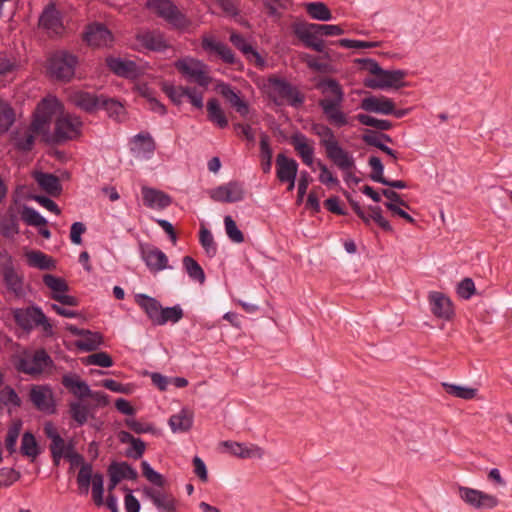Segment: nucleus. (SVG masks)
Segmentation results:
<instances>
[{"mask_svg": "<svg viewBox=\"0 0 512 512\" xmlns=\"http://www.w3.org/2000/svg\"><path fill=\"white\" fill-rule=\"evenodd\" d=\"M174 66L184 77L200 86L207 87L211 82L207 65L201 60L185 57L177 60Z\"/></svg>", "mask_w": 512, "mask_h": 512, "instance_id": "7", "label": "nucleus"}, {"mask_svg": "<svg viewBox=\"0 0 512 512\" xmlns=\"http://www.w3.org/2000/svg\"><path fill=\"white\" fill-rule=\"evenodd\" d=\"M407 73L404 70H385L380 69L376 77L366 78L364 86L370 89H400L406 86L404 79Z\"/></svg>", "mask_w": 512, "mask_h": 512, "instance_id": "9", "label": "nucleus"}, {"mask_svg": "<svg viewBox=\"0 0 512 512\" xmlns=\"http://www.w3.org/2000/svg\"><path fill=\"white\" fill-rule=\"evenodd\" d=\"M30 399L35 407L45 413H54L55 405L51 392L44 387H33L30 392Z\"/></svg>", "mask_w": 512, "mask_h": 512, "instance_id": "36", "label": "nucleus"}, {"mask_svg": "<svg viewBox=\"0 0 512 512\" xmlns=\"http://www.w3.org/2000/svg\"><path fill=\"white\" fill-rule=\"evenodd\" d=\"M316 88L323 95L318 100V106L327 122L337 128L349 125V116L342 109L345 93L341 84L334 78L326 77L319 80Z\"/></svg>", "mask_w": 512, "mask_h": 512, "instance_id": "1", "label": "nucleus"}, {"mask_svg": "<svg viewBox=\"0 0 512 512\" xmlns=\"http://www.w3.org/2000/svg\"><path fill=\"white\" fill-rule=\"evenodd\" d=\"M1 275L8 292L18 298L25 295L24 276L15 269L13 259L9 255L1 265Z\"/></svg>", "mask_w": 512, "mask_h": 512, "instance_id": "13", "label": "nucleus"}, {"mask_svg": "<svg viewBox=\"0 0 512 512\" xmlns=\"http://www.w3.org/2000/svg\"><path fill=\"white\" fill-rule=\"evenodd\" d=\"M64 458L69 460L72 467L81 465L77 475V484L81 492L87 494L93 472L92 464L85 463L83 456L75 452L74 448L70 450Z\"/></svg>", "mask_w": 512, "mask_h": 512, "instance_id": "19", "label": "nucleus"}, {"mask_svg": "<svg viewBox=\"0 0 512 512\" xmlns=\"http://www.w3.org/2000/svg\"><path fill=\"white\" fill-rule=\"evenodd\" d=\"M368 165L372 170L370 173V179L372 181L395 189H405L407 187L406 182L403 180H389L384 177V166L379 157L371 156L368 160Z\"/></svg>", "mask_w": 512, "mask_h": 512, "instance_id": "29", "label": "nucleus"}, {"mask_svg": "<svg viewBox=\"0 0 512 512\" xmlns=\"http://www.w3.org/2000/svg\"><path fill=\"white\" fill-rule=\"evenodd\" d=\"M146 7L176 28H186L189 25L186 16L169 0H148Z\"/></svg>", "mask_w": 512, "mask_h": 512, "instance_id": "10", "label": "nucleus"}, {"mask_svg": "<svg viewBox=\"0 0 512 512\" xmlns=\"http://www.w3.org/2000/svg\"><path fill=\"white\" fill-rule=\"evenodd\" d=\"M108 474H114L119 480L128 479L136 480L138 478L137 471L127 462H112L108 467Z\"/></svg>", "mask_w": 512, "mask_h": 512, "instance_id": "47", "label": "nucleus"}, {"mask_svg": "<svg viewBox=\"0 0 512 512\" xmlns=\"http://www.w3.org/2000/svg\"><path fill=\"white\" fill-rule=\"evenodd\" d=\"M142 197L144 204L151 209H165L172 203V198L163 191L142 187Z\"/></svg>", "mask_w": 512, "mask_h": 512, "instance_id": "32", "label": "nucleus"}, {"mask_svg": "<svg viewBox=\"0 0 512 512\" xmlns=\"http://www.w3.org/2000/svg\"><path fill=\"white\" fill-rule=\"evenodd\" d=\"M134 142L136 143L137 151L145 157H150L156 149L155 141L149 133L135 135Z\"/></svg>", "mask_w": 512, "mask_h": 512, "instance_id": "51", "label": "nucleus"}, {"mask_svg": "<svg viewBox=\"0 0 512 512\" xmlns=\"http://www.w3.org/2000/svg\"><path fill=\"white\" fill-rule=\"evenodd\" d=\"M84 40L90 46L107 47L110 46L114 37L112 32L103 23L89 24L84 33Z\"/></svg>", "mask_w": 512, "mask_h": 512, "instance_id": "20", "label": "nucleus"}, {"mask_svg": "<svg viewBox=\"0 0 512 512\" xmlns=\"http://www.w3.org/2000/svg\"><path fill=\"white\" fill-rule=\"evenodd\" d=\"M290 142L303 163L311 166L314 160V148L309 144L308 138L304 134L297 132L291 136Z\"/></svg>", "mask_w": 512, "mask_h": 512, "instance_id": "38", "label": "nucleus"}, {"mask_svg": "<svg viewBox=\"0 0 512 512\" xmlns=\"http://www.w3.org/2000/svg\"><path fill=\"white\" fill-rule=\"evenodd\" d=\"M169 425L173 432H187L193 425V415L188 410L182 409L170 417Z\"/></svg>", "mask_w": 512, "mask_h": 512, "instance_id": "44", "label": "nucleus"}, {"mask_svg": "<svg viewBox=\"0 0 512 512\" xmlns=\"http://www.w3.org/2000/svg\"><path fill=\"white\" fill-rule=\"evenodd\" d=\"M225 230L229 239L234 243L244 242V235L240 229H238L236 222L230 215L224 218Z\"/></svg>", "mask_w": 512, "mask_h": 512, "instance_id": "64", "label": "nucleus"}, {"mask_svg": "<svg viewBox=\"0 0 512 512\" xmlns=\"http://www.w3.org/2000/svg\"><path fill=\"white\" fill-rule=\"evenodd\" d=\"M199 242L208 257L213 258L216 256L218 249L214 237L211 231L204 225L200 228Z\"/></svg>", "mask_w": 512, "mask_h": 512, "instance_id": "53", "label": "nucleus"}, {"mask_svg": "<svg viewBox=\"0 0 512 512\" xmlns=\"http://www.w3.org/2000/svg\"><path fill=\"white\" fill-rule=\"evenodd\" d=\"M35 134L37 132L32 129L31 125L23 131L16 132L13 136L15 148L21 152L31 151L35 142Z\"/></svg>", "mask_w": 512, "mask_h": 512, "instance_id": "43", "label": "nucleus"}, {"mask_svg": "<svg viewBox=\"0 0 512 512\" xmlns=\"http://www.w3.org/2000/svg\"><path fill=\"white\" fill-rule=\"evenodd\" d=\"M216 90L242 117H246L249 114V104L240 97L239 92H236L230 84L220 82L217 84Z\"/></svg>", "mask_w": 512, "mask_h": 512, "instance_id": "25", "label": "nucleus"}, {"mask_svg": "<svg viewBox=\"0 0 512 512\" xmlns=\"http://www.w3.org/2000/svg\"><path fill=\"white\" fill-rule=\"evenodd\" d=\"M62 385L73 394L76 399H87L88 394L91 393L89 385L81 380L77 374H65L62 377Z\"/></svg>", "mask_w": 512, "mask_h": 512, "instance_id": "37", "label": "nucleus"}, {"mask_svg": "<svg viewBox=\"0 0 512 512\" xmlns=\"http://www.w3.org/2000/svg\"><path fill=\"white\" fill-rule=\"evenodd\" d=\"M22 428L21 421L14 422L9 428L5 438L6 449L12 454L16 451V443Z\"/></svg>", "mask_w": 512, "mask_h": 512, "instance_id": "63", "label": "nucleus"}, {"mask_svg": "<svg viewBox=\"0 0 512 512\" xmlns=\"http://www.w3.org/2000/svg\"><path fill=\"white\" fill-rule=\"evenodd\" d=\"M311 132L319 137V144L324 148L326 157L342 171L355 167L353 156L339 143L332 128L324 123H312Z\"/></svg>", "mask_w": 512, "mask_h": 512, "instance_id": "2", "label": "nucleus"}, {"mask_svg": "<svg viewBox=\"0 0 512 512\" xmlns=\"http://www.w3.org/2000/svg\"><path fill=\"white\" fill-rule=\"evenodd\" d=\"M276 175L280 182L289 181L296 178L298 172V163L293 158H288L280 153L276 157Z\"/></svg>", "mask_w": 512, "mask_h": 512, "instance_id": "39", "label": "nucleus"}, {"mask_svg": "<svg viewBox=\"0 0 512 512\" xmlns=\"http://www.w3.org/2000/svg\"><path fill=\"white\" fill-rule=\"evenodd\" d=\"M207 112L209 121L216 124L219 128L223 129L228 126L227 117L216 98H211L208 100Z\"/></svg>", "mask_w": 512, "mask_h": 512, "instance_id": "46", "label": "nucleus"}, {"mask_svg": "<svg viewBox=\"0 0 512 512\" xmlns=\"http://www.w3.org/2000/svg\"><path fill=\"white\" fill-rule=\"evenodd\" d=\"M202 48L218 55L223 62L230 65H241V62L235 57L233 51L224 43L216 41L211 36H204L201 41Z\"/></svg>", "mask_w": 512, "mask_h": 512, "instance_id": "24", "label": "nucleus"}, {"mask_svg": "<svg viewBox=\"0 0 512 512\" xmlns=\"http://www.w3.org/2000/svg\"><path fill=\"white\" fill-rule=\"evenodd\" d=\"M431 312L437 318L450 320L454 315L452 301L444 293L431 291L428 295Z\"/></svg>", "mask_w": 512, "mask_h": 512, "instance_id": "21", "label": "nucleus"}, {"mask_svg": "<svg viewBox=\"0 0 512 512\" xmlns=\"http://www.w3.org/2000/svg\"><path fill=\"white\" fill-rule=\"evenodd\" d=\"M43 283L52 291V295L62 294L69 290L66 281L52 274H45L43 276Z\"/></svg>", "mask_w": 512, "mask_h": 512, "instance_id": "60", "label": "nucleus"}, {"mask_svg": "<svg viewBox=\"0 0 512 512\" xmlns=\"http://www.w3.org/2000/svg\"><path fill=\"white\" fill-rule=\"evenodd\" d=\"M369 214H367L360 205H354V212L365 223L370 225L374 221L384 231L392 232L393 228L390 222L382 216V209L379 206H369Z\"/></svg>", "mask_w": 512, "mask_h": 512, "instance_id": "30", "label": "nucleus"}, {"mask_svg": "<svg viewBox=\"0 0 512 512\" xmlns=\"http://www.w3.org/2000/svg\"><path fill=\"white\" fill-rule=\"evenodd\" d=\"M143 494L151 500L158 512H176L177 500L172 493L152 487H144Z\"/></svg>", "mask_w": 512, "mask_h": 512, "instance_id": "18", "label": "nucleus"}, {"mask_svg": "<svg viewBox=\"0 0 512 512\" xmlns=\"http://www.w3.org/2000/svg\"><path fill=\"white\" fill-rule=\"evenodd\" d=\"M182 263L186 273L192 280L197 281L200 284L205 282L206 276L204 270L195 259L191 256H184Z\"/></svg>", "mask_w": 512, "mask_h": 512, "instance_id": "49", "label": "nucleus"}, {"mask_svg": "<svg viewBox=\"0 0 512 512\" xmlns=\"http://www.w3.org/2000/svg\"><path fill=\"white\" fill-rule=\"evenodd\" d=\"M63 112V105L54 96L43 98L36 106L31 127L37 134L45 136L49 132V126L53 116Z\"/></svg>", "mask_w": 512, "mask_h": 512, "instance_id": "3", "label": "nucleus"}, {"mask_svg": "<svg viewBox=\"0 0 512 512\" xmlns=\"http://www.w3.org/2000/svg\"><path fill=\"white\" fill-rule=\"evenodd\" d=\"M310 23H296L293 26L294 34L303 42L307 48H311L317 52L324 51V41L319 38L318 33H313L309 27Z\"/></svg>", "mask_w": 512, "mask_h": 512, "instance_id": "28", "label": "nucleus"}, {"mask_svg": "<svg viewBox=\"0 0 512 512\" xmlns=\"http://www.w3.org/2000/svg\"><path fill=\"white\" fill-rule=\"evenodd\" d=\"M13 318L16 324L24 330H31L34 326H41L46 335L53 334L52 325L41 308L37 306L25 309L16 308L13 310Z\"/></svg>", "mask_w": 512, "mask_h": 512, "instance_id": "5", "label": "nucleus"}, {"mask_svg": "<svg viewBox=\"0 0 512 512\" xmlns=\"http://www.w3.org/2000/svg\"><path fill=\"white\" fill-rule=\"evenodd\" d=\"M141 469L143 476L153 485L163 487L165 485V478L162 474L155 471L147 461L141 462Z\"/></svg>", "mask_w": 512, "mask_h": 512, "instance_id": "62", "label": "nucleus"}, {"mask_svg": "<svg viewBox=\"0 0 512 512\" xmlns=\"http://www.w3.org/2000/svg\"><path fill=\"white\" fill-rule=\"evenodd\" d=\"M35 180L38 185L49 195L58 196L62 191L60 180L57 176L51 173L38 172L35 175Z\"/></svg>", "mask_w": 512, "mask_h": 512, "instance_id": "42", "label": "nucleus"}, {"mask_svg": "<svg viewBox=\"0 0 512 512\" xmlns=\"http://www.w3.org/2000/svg\"><path fill=\"white\" fill-rule=\"evenodd\" d=\"M106 64L108 68L117 76L125 78H134L138 75L137 64L131 60H123L117 57H107Z\"/></svg>", "mask_w": 512, "mask_h": 512, "instance_id": "33", "label": "nucleus"}, {"mask_svg": "<svg viewBox=\"0 0 512 512\" xmlns=\"http://www.w3.org/2000/svg\"><path fill=\"white\" fill-rule=\"evenodd\" d=\"M137 43L153 52H164L170 47L164 34L159 30H147L136 35Z\"/></svg>", "mask_w": 512, "mask_h": 512, "instance_id": "23", "label": "nucleus"}, {"mask_svg": "<svg viewBox=\"0 0 512 512\" xmlns=\"http://www.w3.org/2000/svg\"><path fill=\"white\" fill-rule=\"evenodd\" d=\"M135 302L145 312L151 323L157 326V321L162 308L160 302L156 298L144 293L136 294Z\"/></svg>", "mask_w": 512, "mask_h": 512, "instance_id": "34", "label": "nucleus"}, {"mask_svg": "<svg viewBox=\"0 0 512 512\" xmlns=\"http://www.w3.org/2000/svg\"><path fill=\"white\" fill-rule=\"evenodd\" d=\"M83 339L75 342L76 347L85 352H92L97 350L103 343V336L99 332H92L86 330L82 336Z\"/></svg>", "mask_w": 512, "mask_h": 512, "instance_id": "45", "label": "nucleus"}, {"mask_svg": "<svg viewBox=\"0 0 512 512\" xmlns=\"http://www.w3.org/2000/svg\"><path fill=\"white\" fill-rule=\"evenodd\" d=\"M21 219L30 226L40 227L44 226L47 221L33 208L23 205L18 207Z\"/></svg>", "mask_w": 512, "mask_h": 512, "instance_id": "56", "label": "nucleus"}, {"mask_svg": "<svg viewBox=\"0 0 512 512\" xmlns=\"http://www.w3.org/2000/svg\"><path fill=\"white\" fill-rule=\"evenodd\" d=\"M68 414L76 427H82L96 418L94 407L88 399H76L68 404Z\"/></svg>", "mask_w": 512, "mask_h": 512, "instance_id": "17", "label": "nucleus"}, {"mask_svg": "<svg viewBox=\"0 0 512 512\" xmlns=\"http://www.w3.org/2000/svg\"><path fill=\"white\" fill-rule=\"evenodd\" d=\"M43 429L46 437L51 440L49 449L53 463L55 466H58L60 464V460L74 448L73 441L71 440L66 443L52 422H46Z\"/></svg>", "mask_w": 512, "mask_h": 512, "instance_id": "12", "label": "nucleus"}, {"mask_svg": "<svg viewBox=\"0 0 512 512\" xmlns=\"http://www.w3.org/2000/svg\"><path fill=\"white\" fill-rule=\"evenodd\" d=\"M442 386L449 395H452L460 399L471 400L475 398L477 395L476 388L460 386L450 383H443Z\"/></svg>", "mask_w": 512, "mask_h": 512, "instance_id": "54", "label": "nucleus"}, {"mask_svg": "<svg viewBox=\"0 0 512 512\" xmlns=\"http://www.w3.org/2000/svg\"><path fill=\"white\" fill-rule=\"evenodd\" d=\"M19 209L15 206H10L7 210L6 216L0 221V231L6 238H13L19 233Z\"/></svg>", "mask_w": 512, "mask_h": 512, "instance_id": "40", "label": "nucleus"}, {"mask_svg": "<svg viewBox=\"0 0 512 512\" xmlns=\"http://www.w3.org/2000/svg\"><path fill=\"white\" fill-rule=\"evenodd\" d=\"M309 27L313 33H318L319 36H339L344 34V29L339 25L310 23Z\"/></svg>", "mask_w": 512, "mask_h": 512, "instance_id": "61", "label": "nucleus"}, {"mask_svg": "<svg viewBox=\"0 0 512 512\" xmlns=\"http://www.w3.org/2000/svg\"><path fill=\"white\" fill-rule=\"evenodd\" d=\"M355 119L362 125L374 127L380 131H387L393 127L391 121L386 119H378L368 114H357Z\"/></svg>", "mask_w": 512, "mask_h": 512, "instance_id": "57", "label": "nucleus"}, {"mask_svg": "<svg viewBox=\"0 0 512 512\" xmlns=\"http://www.w3.org/2000/svg\"><path fill=\"white\" fill-rule=\"evenodd\" d=\"M259 144L262 170L264 173H269L272 167L273 151L269 143V136L266 133L261 134Z\"/></svg>", "mask_w": 512, "mask_h": 512, "instance_id": "48", "label": "nucleus"}, {"mask_svg": "<svg viewBox=\"0 0 512 512\" xmlns=\"http://www.w3.org/2000/svg\"><path fill=\"white\" fill-rule=\"evenodd\" d=\"M305 9L309 16L315 20L329 21L332 19L331 11L323 2L306 3Z\"/></svg>", "mask_w": 512, "mask_h": 512, "instance_id": "50", "label": "nucleus"}, {"mask_svg": "<svg viewBox=\"0 0 512 512\" xmlns=\"http://www.w3.org/2000/svg\"><path fill=\"white\" fill-rule=\"evenodd\" d=\"M269 83L272 88L270 98L274 103L279 104L278 98H280L287 100L295 108L303 105L305 101L304 95L288 81L280 78H269Z\"/></svg>", "mask_w": 512, "mask_h": 512, "instance_id": "8", "label": "nucleus"}, {"mask_svg": "<svg viewBox=\"0 0 512 512\" xmlns=\"http://www.w3.org/2000/svg\"><path fill=\"white\" fill-rule=\"evenodd\" d=\"M14 121L15 113L13 108L8 103L0 101V134L7 132Z\"/></svg>", "mask_w": 512, "mask_h": 512, "instance_id": "59", "label": "nucleus"}, {"mask_svg": "<svg viewBox=\"0 0 512 512\" xmlns=\"http://www.w3.org/2000/svg\"><path fill=\"white\" fill-rule=\"evenodd\" d=\"M25 256L30 267L38 268L40 270H53L56 268V261L42 251H28Z\"/></svg>", "mask_w": 512, "mask_h": 512, "instance_id": "41", "label": "nucleus"}, {"mask_svg": "<svg viewBox=\"0 0 512 512\" xmlns=\"http://www.w3.org/2000/svg\"><path fill=\"white\" fill-rule=\"evenodd\" d=\"M360 108L368 113L390 115L394 111V101L385 96L370 95L361 100Z\"/></svg>", "mask_w": 512, "mask_h": 512, "instance_id": "26", "label": "nucleus"}, {"mask_svg": "<svg viewBox=\"0 0 512 512\" xmlns=\"http://www.w3.org/2000/svg\"><path fill=\"white\" fill-rule=\"evenodd\" d=\"M362 140L365 144L368 146H373L381 150L382 152L386 153L393 159L397 160L398 156L396 151L385 145L382 141L379 140V137L377 135V132L372 130H367L365 134L362 136Z\"/></svg>", "mask_w": 512, "mask_h": 512, "instance_id": "55", "label": "nucleus"}, {"mask_svg": "<svg viewBox=\"0 0 512 512\" xmlns=\"http://www.w3.org/2000/svg\"><path fill=\"white\" fill-rule=\"evenodd\" d=\"M83 123L79 116L73 114H62L55 121L53 134H46L45 141L48 143H62L67 140H74L81 135Z\"/></svg>", "mask_w": 512, "mask_h": 512, "instance_id": "4", "label": "nucleus"}, {"mask_svg": "<svg viewBox=\"0 0 512 512\" xmlns=\"http://www.w3.org/2000/svg\"><path fill=\"white\" fill-rule=\"evenodd\" d=\"M221 445L225 447L231 455L241 459H262L265 455V450L256 444L246 445L244 443L227 440L221 442Z\"/></svg>", "mask_w": 512, "mask_h": 512, "instance_id": "22", "label": "nucleus"}, {"mask_svg": "<svg viewBox=\"0 0 512 512\" xmlns=\"http://www.w3.org/2000/svg\"><path fill=\"white\" fill-rule=\"evenodd\" d=\"M458 495L465 504L476 510L493 509L499 504L495 495L466 486H458Z\"/></svg>", "mask_w": 512, "mask_h": 512, "instance_id": "11", "label": "nucleus"}, {"mask_svg": "<svg viewBox=\"0 0 512 512\" xmlns=\"http://www.w3.org/2000/svg\"><path fill=\"white\" fill-rule=\"evenodd\" d=\"M52 364V359L44 349L35 351L31 358H21L17 370L29 375H39Z\"/></svg>", "mask_w": 512, "mask_h": 512, "instance_id": "16", "label": "nucleus"}, {"mask_svg": "<svg viewBox=\"0 0 512 512\" xmlns=\"http://www.w3.org/2000/svg\"><path fill=\"white\" fill-rule=\"evenodd\" d=\"M210 198L215 202L234 203L245 198L243 184L238 181H230L208 191Z\"/></svg>", "mask_w": 512, "mask_h": 512, "instance_id": "14", "label": "nucleus"}, {"mask_svg": "<svg viewBox=\"0 0 512 512\" xmlns=\"http://www.w3.org/2000/svg\"><path fill=\"white\" fill-rule=\"evenodd\" d=\"M39 25L49 33L59 34L63 29L60 13L53 4L47 6L39 18Z\"/></svg>", "mask_w": 512, "mask_h": 512, "instance_id": "35", "label": "nucleus"}, {"mask_svg": "<svg viewBox=\"0 0 512 512\" xmlns=\"http://www.w3.org/2000/svg\"><path fill=\"white\" fill-rule=\"evenodd\" d=\"M69 98L74 106L92 114L100 109L102 95L79 90L73 92Z\"/></svg>", "mask_w": 512, "mask_h": 512, "instance_id": "27", "label": "nucleus"}, {"mask_svg": "<svg viewBox=\"0 0 512 512\" xmlns=\"http://www.w3.org/2000/svg\"><path fill=\"white\" fill-rule=\"evenodd\" d=\"M230 42L241 51L244 56L258 67L265 65L263 57L252 47L250 43L239 33L232 32L229 37Z\"/></svg>", "mask_w": 512, "mask_h": 512, "instance_id": "31", "label": "nucleus"}, {"mask_svg": "<svg viewBox=\"0 0 512 512\" xmlns=\"http://www.w3.org/2000/svg\"><path fill=\"white\" fill-rule=\"evenodd\" d=\"M78 64L77 56L68 51H57L49 58V72L57 80L70 81Z\"/></svg>", "mask_w": 512, "mask_h": 512, "instance_id": "6", "label": "nucleus"}, {"mask_svg": "<svg viewBox=\"0 0 512 512\" xmlns=\"http://www.w3.org/2000/svg\"><path fill=\"white\" fill-rule=\"evenodd\" d=\"M139 249L141 259L152 273H158L170 268L168 265V257L159 248L150 244H140Z\"/></svg>", "mask_w": 512, "mask_h": 512, "instance_id": "15", "label": "nucleus"}, {"mask_svg": "<svg viewBox=\"0 0 512 512\" xmlns=\"http://www.w3.org/2000/svg\"><path fill=\"white\" fill-rule=\"evenodd\" d=\"M183 317V310L179 305L161 308L157 326L165 325L167 322L177 323Z\"/></svg>", "mask_w": 512, "mask_h": 512, "instance_id": "58", "label": "nucleus"}, {"mask_svg": "<svg viewBox=\"0 0 512 512\" xmlns=\"http://www.w3.org/2000/svg\"><path fill=\"white\" fill-rule=\"evenodd\" d=\"M20 451L24 456L33 460L40 454L35 436L31 432H25L22 436Z\"/></svg>", "mask_w": 512, "mask_h": 512, "instance_id": "52", "label": "nucleus"}]
</instances>
